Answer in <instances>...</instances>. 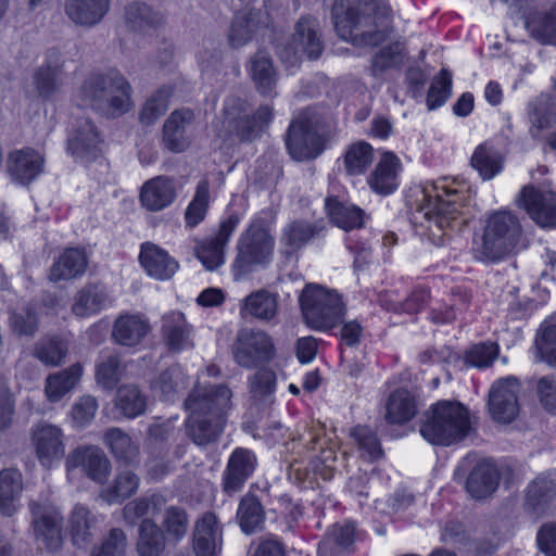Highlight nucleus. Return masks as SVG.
Returning <instances> with one entry per match:
<instances>
[{
	"instance_id": "nucleus-1",
	"label": "nucleus",
	"mask_w": 556,
	"mask_h": 556,
	"mask_svg": "<svg viewBox=\"0 0 556 556\" xmlns=\"http://www.w3.org/2000/svg\"><path fill=\"white\" fill-rule=\"evenodd\" d=\"M338 36L356 47H377L390 35V8L378 0H334L331 9Z\"/></svg>"
},
{
	"instance_id": "nucleus-2",
	"label": "nucleus",
	"mask_w": 556,
	"mask_h": 556,
	"mask_svg": "<svg viewBox=\"0 0 556 556\" xmlns=\"http://www.w3.org/2000/svg\"><path fill=\"white\" fill-rule=\"evenodd\" d=\"M231 390L225 384L195 387L184 402L189 413L187 437L198 446L218 442L231 408Z\"/></svg>"
},
{
	"instance_id": "nucleus-3",
	"label": "nucleus",
	"mask_w": 556,
	"mask_h": 556,
	"mask_svg": "<svg viewBox=\"0 0 556 556\" xmlns=\"http://www.w3.org/2000/svg\"><path fill=\"white\" fill-rule=\"evenodd\" d=\"M469 409L456 401H439L424 413L419 428L431 444L450 446L462 442L471 432Z\"/></svg>"
},
{
	"instance_id": "nucleus-4",
	"label": "nucleus",
	"mask_w": 556,
	"mask_h": 556,
	"mask_svg": "<svg viewBox=\"0 0 556 556\" xmlns=\"http://www.w3.org/2000/svg\"><path fill=\"white\" fill-rule=\"evenodd\" d=\"M437 190L435 186L421 188L422 203H419V214L422 213V218L427 223L419 222V226L425 227L426 235L431 243L434 245H442L444 242V228L452 226L456 223L458 217L463 214L462 207L469 195L465 197L464 191L450 186L443 187L447 199H443L441 194H432Z\"/></svg>"
},
{
	"instance_id": "nucleus-5",
	"label": "nucleus",
	"mask_w": 556,
	"mask_h": 556,
	"mask_svg": "<svg viewBox=\"0 0 556 556\" xmlns=\"http://www.w3.org/2000/svg\"><path fill=\"white\" fill-rule=\"evenodd\" d=\"M130 90L124 76L110 72L88 77L81 87V96L93 109L116 117L129 110Z\"/></svg>"
},
{
	"instance_id": "nucleus-6",
	"label": "nucleus",
	"mask_w": 556,
	"mask_h": 556,
	"mask_svg": "<svg viewBox=\"0 0 556 556\" xmlns=\"http://www.w3.org/2000/svg\"><path fill=\"white\" fill-rule=\"evenodd\" d=\"M521 226L510 212L500 211L489 216L482 235V244L475 251V258L495 263L513 253L521 238Z\"/></svg>"
},
{
	"instance_id": "nucleus-7",
	"label": "nucleus",
	"mask_w": 556,
	"mask_h": 556,
	"mask_svg": "<svg viewBox=\"0 0 556 556\" xmlns=\"http://www.w3.org/2000/svg\"><path fill=\"white\" fill-rule=\"evenodd\" d=\"M306 325L315 330H329L342 323L346 312L342 296L319 285H307L300 294Z\"/></svg>"
},
{
	"instance_id": "nucleus-8",
	"label": "nucleus",
	"mask_w": 556,
	"mask_h": 556,
	"mask_svg": "<svg viewBox=\"0 0 556 556\" xmlns=\"http://www.w3.org/2000/svg\"><path fill=\"white\" fill-rule=\"evenodd\" d=\"M273 115L274 109L269 104L261 105L254 114H249L245 100L230 97L224 106V127L240 141H252L269 125Z\"/></svg>"
},
{
	"instance_id": "nucleus-9",
	"label": "nucleus",
	"mask_w": 556,
	"mask_h": 556,
	"mask_svg": "<svg viewBox=\"0 0 556 556\" xmlns=\"http://www.w3.org/2000/svg\"><path fill=\"white\" fill-rule=\"evenodd\" d=\"M273 248L274 239L263 222H253L237 244V256L232 265L236 279L251 273L256 266L266 264Z\"/></svg>"
},
{
	"instance_id": "nucleus-10",
	"label": "nucleus",
	"mask_w": 556,
	"mask_h": 556,
	"mask_svg": "<svg viewBox=\"0 0 556 556\" xmlns=\"http://www.w3.org/2000/svg\"><path fill=\"white\" fill-rule=\"evenodd\" d=\"M232 355L237 365L253 369L271 362L276 349L271 338L262 330L242 329L232 344Z\"/></svg>"
},
{
	"instance_id": "nucleus-11",
	"label": "nucleus",
	"mask_w": 556,
	"mask_h": 556,
	"mask_svg": "<svg viewBox=\"0 0 556 556\" xmlns=\"http://www.w3.org/2000/svg\"><path fill=\"white\" fill-rule=\"evenodd\" d=\"M520 382L514 376L493 382L488 395V408L493 420L510 424L519 414L518 394Z\"/></svg>"
},
{
	"instance_id": "nucleus-12",
	"label": "nucleus",
	"mask_w": 556,
	"mask_h": 556,
	"mask_svg": "<svg viewBox=\"0 0 556 556\" xmlns=\"http://www.w3.org/2000/svg\"><path fill=\"white\" fill-rule=\"evenodd\" d=\"M289 154L295 161L316 159L325 148L323 137L308 118L294 119L286 136Z\"/></svg>"
},
{
	"instance_id": "nucleus-13",
	"label": "nucleus",
	"mask_w": 556,
	"mask_h": 556,
	"mask_svg": "<svg viewBox=\"0 0 556 556\" xmlns=\"http://www.w3.org/2000/svg\"><path fill=\"white\" fill-rule=\"evenodd\" d=\"M33 526L36 539L41 541L50 552L58 551L62 545V516L49 503L31 502Z\"/></svg>"
},
{
	"instance_id": "nucleus-14",
	"label": "nucleus",
	"mask_w": 556,
	"mask_h": 556,
	"mask_svg": "<svg viewBox=\"0 0 556 556\" xmlns=\"http://www.w3.org/2000/svg\"><path fill=\"white\" fill-rule=\"evenodd\" d=\"M518 203L538 225L556 226V192L526 186L519 195Z\"/></svg>"
},
{
	"instance_id": "nucleus-15",
	"label": "nucleus",
	"mask_w": 556,
	"mask_h": 556,
	"mask_svg": "<svg viewBox=\"0 0 556 556\" xmlns=\"http://www.w3.org/2000/svg\"><path fill=\"white\" fill-rule=\"evenodd\" d=\"M554 500H556V473H540L527 485L522 508L527 515L538 519L546 514Z\"/></svg>"
},
{
	"instance_id": "nucleus-16",
	"label": "nucleus",
	"mask_w": 556,
	"mask_h": 556,
	"mask_svg": "<svg viewBox=\"0 0 556 556\" xmlns=\"http://www.w3.org/2000/svg\"><path fill=\"white\" fill-rule=\"evenodd\" d=\"M256 456L244 447L231 453L223 475V490L229 496L240 492L256 468Z\"/></svg>"
},
{
	"instance_id": "nucleus-17",
	"label": "nucleus",
	"mask_w": 556,
	"mask_h": 556,
	"mask_svg": "<svg viewBox=\"0 0 556 556\" xmlns=\"http://www.w3.org/2000/svg\"><path fill=\"white\" fill-rule=\"evenodd\" d=\"M177 180L174 177L156 176L147 180L140 190V202L150 212H160L177 198Z\"/></svg>"
},
{
	"instance_id": "nucleus-18",
	"label": "nucleus",
	"mask_w": 556,
	"mask_h": 556,
	"mask_svg": "<svg viewBox=\"0 0 556 556\" xmlns=\"http://www.w3.org/2000/svg\"><path fill=\"white\" fill-rule=\"evenodd\" d=\"M100 134L89 118H81L68 137L67 150L81 161H91L100 154Z\"/></svg>"
},
{
	"instance_id": "nucleus-19",
	"label": "nucleus",
	"mask_w": 556,
	"mask_h": 556,
	"mask_svg": "<svg viewBox=\"0 0 556 556\" xmlns=\"http://www.w3.org/2000/svg\"><path fill=\"white\" fill-rule=\"evenodd\" d=\"M357 536L353 521L334 523L318 544V556H346L355 551Z\"/></svg>"
},
{
	"instance_id": "nucleus-20",
	"label": "nucleus",
	"mask_w": 556,
	"mask_h": 556,
	"mask_svg": "<svg viewBox=\"0 0 556 556\" xmlns=\"http://www.w3.org/2000/svg\"><path fill=\"white\" fill-rule=\"evenodd\" d=\"M67 469L81 467L96 482L103 483L110 472L111 464L104 452L96 446L77 448L66 458Z\"/></svg>"
},
{
	"instance_id": "nucleus-21",
	"label": "nucleus",
	"mask_w": 556,
	"mask_h": 556,
	"mask_svg": "<svg viewBox=\"0 0 556 556\" xmlns=\"http://www.w3.org/2000/svg\"><path fill=\"white\" fill-rule=\"evenodd\" d=\"M194 122V114L189 109L174 111L163 125V143L174 153L185 151L190 144L189 128Z\"/></svg>"
},
{
	"instance_id": "nucleus-22",
	"label": "nucleus",
	"mask_w": 556,
	"mask_h": 556,
	"mask_svg": "<svg viewBox=\"0 0 556 556\" xmlns=\"http://www.w3.org/2000/svg\"><path fill=\"white\" fill-rule=\"evenodd\" d=\"M37 457L40 464L50 468L54 462L62 459L65 453L62 431L52 425H39L33 434Z\"/></svg>"
},
{
	"instance_id": "nucleus-23",
	"label": "nucleus",
	"mask_w": 556,
	"mask_h": 556,
	"mask_svg": "<svg viewBox=\"0 0 556 556\" xmlns=\"http://www.w3.org/2000/svg\"><path fill=\"white\" fill-rule=\"evenodd\" d=\"M43 163V156L38 151L25 148L10 153L8 170L14 181L26 186L40 175Z\"/></svg>"
},
{
	"instance_id": "nucleus-24",
	"label": "nucleus",
	"mask_w": 556,
	"mask_h": 556,
	"mask_svg": "<svg viewBox=\"0 0 556 556\" xmlns=\"http://www.w3.org/2000/svg\"><path fill=\"white\" fill-rule=\"evenodd\" d=\"M65 60L60 51L50 49L47 52L46 63L40 66L35 75V86L40 97L49 99L60 90Z\"/></svg>"
},
{
	"instance_id": "nucleus-25",
	"label": "nucleus",
	"mask_w": 556,
	"mask_h": 556,
	"mask_svg": "<svg viewBox=\"0 0 556 556\" xmlns=\"http://www.w3.org/2000/svg\"><path fill=\"white\" fill-rule=\"evenodd\" d=\"M110 4L111 0H65L64 12L76 26L89 28L103 20Z\"/></svg>"
},
{
	"instance_id": "nucleus-26",
	"label": "nucleus",
	"mask_w": 556,
	"mask_h": 556,
	"mask_svg": "<svg viewBox=\"0 0 556 556\" xmlns=\"http://www.w3.org/2000/svg\"><path fill=\"white\" fill-rule=\"evenodd\" d=\"M291 46L295 53L308 60H317L324 51V41L318 33L317 21L311 16L299 20L292 36Z\"/></svg>"
},
{
	"instance_id": "nucleus-27",
	"label": "nucleus",
	"mask_w": 556,
	"mask_h": 556,
	"mask_svg": "<svg viewBox=\"0 0 556 556\" xmlns=\"http://www.w3.org/2000/svg\"><path fill=\"white\" fill-rule=\"evenodd\" d=\"M222 536L217 518L213 513H205L195 523L193 531V551L195 556H218Z\"/></svg>"
},
{
	"instance_id": "nucleus-28",
	"label": "nucleus",
	"mask_w": 556,
	"mask_h": 556,
	"mask_svg": "<svg viewBox=\"0 0 556 556\" xmlns=\"http://www.w3.org/2000/svg\"><path fill=\"white\" fill-rule=\"evenodd\" d=\"M267 12L251 8L240 12L233 18L229 33L228 43L232 49H239L251 41L253 34L261 25H266Z\"/></svg>"
},
{
	"instance_id": "nucleus-29",
	"label": "nucleus",
	"mask_w": 556,
	"mask_h": 556,
	"mask_svg": "<svg viewBox=\"0 0 556 556\" xmlns=\"http://www.w3.org/2000/svg\"><path fill=\"white\" fill-rule=\"evenodd\" d=\"M500 479L501 475L496 466L483 459L471 469L466 481V490L473 498H485L496 491Z\"/></svg>"
},
{
	"instance_id": "nucleus-30",
	"label": "nucleus",
	"mask_w": 556,
	"mask_h": 556,
	"mask_svg": "<svg viewBox=\"0 0 556 556\" xmlns=\"http://www.w3.org/2000/svg\"><path fill=\"white\" fill-rule=\"evenodd\" d=\"M249 74L260 94L264 97L275 94L278 75L273 59L266 51L258 50L250 58Z\"/></svg>"
},
{
	"instance_id": "nucleus-31",
	"label": "nucleus",
	"mask_w": 556,
	"mask_h": 556,
	"mask_svg": "<svg viewBox=\"0 0 556 556\" xmlns=\"http://www.w3.org/2000/svg\"><path fill=\"white\" fill-rule=\"evenodd\" d=\"M139 260L147 273L160 280L172 278L178 268V263L165 250L151 242L141 245Z\"/></svg>"
},
{
	"instance_id": "nucleus-32",
	"label": "nucleus",
	"mask_w": 556,
	"mask_h": 556,
	"mask_svg": "<svg viewBox=\"0 0 556 556\" xmlns=\"http://www.w3.org/2000/svg\"><path fill=\"white\" fill-rule=\"evenodd\" d=\"M530 37L543 45L556 46V4L549 10H534L525 15Z\"/></svg>"
},
{
	"instance_id": "nucleus-33",
	"label": "nucleus",
	"mask_w": 556,
	"mask_h": 556,
	"mask_svg": "<svg viewBox=\"0 0 556 556\" xmlns=\"http://www.w3.org/2000/svg\"><path fill=\"white\" fill-rule=\"evenodd\" d=\"M150 325L137 315L119 316L113 326L112 338L124 346H135L148 334Z\"/></svg>"
},
{
	"instance_id": "nucleus-34",
	"label": "nucleus",
	"mask_w": 556,
	"mask_h": 556,
	"mask_svg": "<svg viewBox=\"0 0 556 556\" xmlns=\"http://www.w3.org/2000/svg\"><path fill=\"white\" fill-rule=\"evenodd\" d=\"M530 135L539 139L543 130L549 129L556 122V106L553 96L542 93L529 104Z\"/></svg>"
},
{
	"instance_id": "nucleus-35",
	"label": "nucleus",
	"mask_w": 556,
	"mask_h": 556,
	"mask_svg": "<svg viewBox=\"0 0 556 556\" xmlns=\"http://www.w3.org/2000/svg\"><path fill=\"white\" fill-rule=\"evenodd\" d=\"M104 443L116 460L125 466L139 464V446L119 428H111L104 433Z\"/></svg>"
},
{
	"instance_id": "nucleus-36",
	"label": "nucleus",
	"mask_w": 556,
	"mask_h": 556,
	"mask_svg": "<svg viewBox=\"0 0 556 556\" xmlns=\"http://www.w3.org/2000/svg\"><path fill=\"white\" fill-rule=\"evenodd\" d=\"M400 161L392 152H384L369 177V185L377 193L389 194L396 188V170Z\"/></svg>"
},
{
	"instance_id": "nucleus-37",
	"label": "nucleus",
	"mask_w": 556,
	"mask_h": 556,
	"mask_svg": "<svg viewBox=\"0 0 556 556\" xmlns=\"http://www.w3.org/2000/svg\"><path fill=\"white\" fill-rule=\"evenodd\" d=\"M326 210L330 220L345 231L361 228L364 225V211L354 204L329 197L326 199Z\"/></svg>"
},
{
	"instance_id": "nucleus-38",
	"label": "nucleus",
	"mask_w": 556,
	"mask_h": 556,
	"mask_svg": "<svg viewBox=\"0 0 556 556\" xmlns=\"http://www.w3.org/2000/svg\"><path fill=\"white\" fill-rule=\"evenodd\" d=\"M163 334L167 345L174 352H179L192 346L190 328L185 316L179 312H172L163 317Z\"/></svg>"
},
{
	"instance_id": "nucleus-39",
	"label": "nucleus",
	"mask_w": 556,
	"mask_h": 556,
	"mask_svg": "<svg viewBox=\"0 0 556 556\" xmlns=\"http://www.w3.org/2000/svg\"><path fill=\"white\" fill-rule=\"evenodd\" d=\"M386 420L391 425H403L410 420L416 413L415 397L405 389H399L390 394L386 404Z\"/></svg>"
},
{
	"instance_id": "nucleus-40",
	"label": "nucleus",
	"mask_w": 556,
	"mask_h": 556,
	"mask_svg": "<svg viewBox=\"0 0 556 556\" xmlns=\"http://www.w3.org/2000/svg\"><path fill=\"white\" fill-rule=\"evenodd\" d=\"M139 556H160L165 548V535L152 520L143 519L139 525L136 544Z\"/></svg>"
},
{
	"instance_id": "nucleus-41",
	"label": "nucleus",
	"mask_w": 556,
	"mask_h": 556,
	"mask_svg": "<svg viewBox=\"0 0 556 556\" xmlns=\"http://www.w3.org/2000/svg\"><path fill=\"white\" fill-rule=\"evenodd\" d=\"M81 365L76 363L71 367L50 375L46 380V394L50 402H58L74 389L81 377Z\"/></svg>"
},
{
	"instance_id": "nucleus-42",
	"label": "nucleus",
	"mask_w": 556,
	"mask_h": 556,
	"mask_svg": "<svg viewBox=\"0 0 556 556\" xmlns=\"http://www.w3.org/2000/svg\"><path fill=\"white\" fill-rule=\"evenodd\" d=\"M87 258L79 249H67L53 264L50 270V279L59 281L61 279H71L85 271Z\"/></svg>"
},
{
	"instance_id": "nucleus-43",
	"label": "nucleus",
	"mask_w": 556,
	"mask_h": 556,
	"mask_svg": "<svg viewBox=\"0 0 556 556\" xmlns=\"http://www.w3.org/2000/svg\"><path fill=\"white\" fill-rule=\"evenodd\" d=\"M278 309L277 296L266 290H258L244 299L241 313L260 320H270Z\"/></svg>"
},
{
	"instance_id": "nucleus-44",
	"label": "nucleus",
	"mask_w": 556,
	"mask_h": 556,
	"mask_svg": "<svg viewBox=\"0 0 556 556\" xmlns=\"http://www.w3.org/2000/svg\"><path fill=\"white\" fill-rule=\"evenodd\" d=\"M237 518L241 530L247 534H252L261 529L265 511L260 500L253 494L244 495L239 503Z\"/></svg>"
},
{
	"instance_id": "nucleus-45",
	"label": "nucleus",
	"mask_w": 556,
	"mask_h": 556,
	"mask_svg": "<svg viewBox=\"0 0 556 556\" xmlns=\"http://www.w3.org/2000/svg\"><path fill=\"white\" fill-rule=\"evenodd\" d=\"M125 21L131 30L144 33L161 25L163 17L146 3L132 2L126 7Z\"/></svg>"
},
{
	"instance_id": "nucleus-46",
	"label": "nucleus",
	"mask_w": 556,
	"mask_h": 556,
	"mask_svg": "<svg viewBox=\"0 0 556 556\" xmlns=\"http://www.w3.org/2000/svg\"><path fill=\"white\" fill-rule=\"evenodd\" d=\"M70 522L74 544L79 547L88 544L96 532L97 518L87 507L76 505L72 511Z\"/></svg>"
},
{
	"instance_id": "nucleus-47",
	"label": "nucleus",
	"mask_w": 556,
	"mask_h": 556,
	"mask_svg": "<svg viewBox=\"0 0 556 556\" xmlns=\"http://www.w3.org/2000/svg\"><path fill=\"white\" fill-rule=\"evenodd\" d=\"M22 476L17 470L0 471V514L11 516L14 513V501L22 492Z\"/></svg>"
},
{
	"instance_id": "nucleus-48",
	"label": "nucleus",
	"mask_w": 556,
	"mask_h": 556,
	"mask_svg": "<svg viewBox=\"0 0 556 556\" xmlns=\"http://www.w3.org/2000/svg\"><path fill=\"white\" fill-rule=\"evenodd\" d=\"M350 437L364 459L376 462L383 457L380 440L371 428L357 425L350 430Z\"/></svg>"
},
{
	"instance_id": "nucleus-49",
	"label": "nucleus",
	"mask_w": 556,
	"mask_h": 556,
	"mask_svg": "<svg viewBox=\"0 0 556 556\" xmlns=\"http://www.w3.org/2000/svg\"><path fill=\"white\" fill-rule=\"evenodd\" d=\"M106 300L104 288L101 285H88L75 296L73 312L79 317H85L99 312Z\"/></svg>"
},
{
	"instance_id": "nucleus-50",
	"label": "nucleus",
	"mask_w": 556,
	"mask_h": 556,
	"mask_svg": "<svg viewBox=\"0 0 556 556\" xmlns=\"http://www.w3.org/2000/svg\"><path fill=\"white\" fill-rule=\"evenodd\" d=\"M471 165L483 179H491L502 170L501 153L488 144H480L471 156Z\"/></svg>"
},
{
	"instance_id": "nucleus-51",
	"label": "nucleus",
	"mask_w": 556,
	"mask_h": 556,
	"mask_svg": "<svg viewBox=\"0 0 556 556\" xmlns=\"http://www.w3.org/2000/svg\"><path fill=\"white\" fill-rule=\"evenodd\" d=\"M406 59V49L403 42H393L371 59L370 72L374 76H380L391 67L400 66Z\"/></svg>"
},
{
	"instance_id": "nucleus-52",
	"label": "nucleus",
	"mask_w": 556,
	"mask_h": 556,
	"mask_svg": "<svg viewBox=\"0 0 556 556\" xmlns=\"http://www.w3.org/2000/svg\"><path fill=\"white\" fill-rule=\"evenodd\" d=\"M125 366L118 354L103 356L96 367V379L99 386L113 390L121 381Z\"/></svg>"
},
{
	"instance_id": "nucleus-53",
	"label": "nucleus",
	"mask_w": 556,
	"mask_h": 556,
	"mask_svg": "<svg viewBox=\"0 0 556 556\" xmlns=\"http://www.w3.org/2000/svg\"><path fill=\"white\" fill-rule=\"evenodd\" d=\"M116 405L125 417L135 418L144 413L147 402L138 387L127 384L118 389Z\"/></svg>"
},
{
	"instance_id": "nucleus-54",
	"label": "nucleus",
	"mask_w": 556,
	"mask_h": 556,
	"mask_svg": "<svg viewBox=\"0 0 556 556\" xmlns=\"http://www.w3.org/2000/svg\"><path fill=\"white\" fill-rule=\"evenodd\" d=\"M173 93L170 87L163 86L156 90L144 103L139 121L141 124L150 126L154 124L168 109L169 98Z\"/></svg>"
},
{
	"instance_id": "nucleus-55",
	"label": "nucleus",
	"mask_w": 556,
	"mask_h": 556,
	"mask_svg": "<svg viewBox=\"0 0 556 556\" xmlns=\"http://www.w3.org/2000/svg\"><path fill=\"white\" fill-rule=\"evenodd\" d=\"M165 498L160 494H153L150 497H141L129 502L123 508L124 519L126 522L134 525L139 518L159 514L165 505Z\"/></svg>"
},
{
	"instance_id": "nucleus-56",
	"label": "nucleus",
	"mask_w": 556,
	"mask_h": 556,
	"mask_svg": "<svg viewBox=\"0 0 556 556\" xmlns=\"http://www.w3.org/2000/svg\"><path fill=\"white\" fill-rule=\"evenodd\" d=\"M372 147L364 141L353 143L344 155L346 173L351 176L363 174L372 163Z\"/></svg>"
},
{
	"instance_id": "nucleus-57",
	"label": "nucleus",
	"mask_w": 556,
	"mask_h": 556,
	"mask_svg": "<svg viewBox=\"0 0 556 556\" xmlns=\"http://www.w3.org/2000/svg\"><path fill=\"white\" fill-rule=\"evenodd\" d=\"M208 204L210 184L207 179H203L198 184L194 197L185 212V220L188 227H195L204 219Z\"/></svg>"
},
{
	"instance_id": "nucleus-58",
	"label": "nucleus",
	"mask_w": 556,
	"mask_h": 556,
	"mask_svg": "<svg viewBox=\"0 0 556 556\" xmlns=\"http://www.w3.org/2000/svg\"><path fill=\"white\" fill-rule=\"evenodd\" d=\"M67 343L59 338L45 339L34 346V356L49 366L60 365L67 354Z\"/></svg>"
},
{
	"instance_id": "nucleus-59",
	"label": "nucleus",
	"mask_w": 556,
	"mask_h": 556,
	"mask_svg": "<svg viewBox=\"0 0 556 556\" xmlns=\"http://www.w3.org/2000/svg\"><path fill=\"white\" fill-rule=\"evenodd\" d=\"M139 481V477L130 470L117 473L113 484L105 491L106 500L112 503L129 498L137 492Z\"/></svg>"
},
{
	"instance_id": "nucleus-60",
	"label": "nucleus",
	"mask_w": 556,
	"mask_h": 556,
	"mask_svg": "<svg viewBox=\"0 0 556 556\" xmlns=\"http://www.w3.org/2000/svg\"><path fill=\"white\" fill-rule=\"evenodd\" d=\"M452 93V73L442 68L439 76L434 77L426 98L428 110L432 111L442 106Z\"/></svg>"
},
{
	"instance_id": "nucleus-61",
	"label": "nucleus",
	"mask_w": 556,
	"mask_h": 556,
	"mask_svg": "<svg viewBox=\"0 0 556 556\" xmlns=\"http://www.w3.org/2000/svg\"><path fill=\"white\" fill-rule=\"evenodd\" d=\"M316 235V228L305 222H293L285 230L282 241L288 248L287 253H293L305 243H307Z\"/></svg>"
},
{
	"instance_id": "nucleus-62",
	"label": "nucleus",
	"mask_w": 556,
	"mask_h": 556,
	"mask_svg": "<svg viewBox=\"0 0 556 556\" xmlns=\"http://www.w3.org/2000/svg\"><path fill=\"white\" fill-rule=\"evenodd\" d=\"M535 356L552 364L556 358V325H542L535 338Z\"/></svg>"
},
{
	"instance_id": "nucleus-63",
	"label": "nucleus",
	"mask_w": 556,
	"mask_h": 556,
	"mask_svg": "<svg viewBox=\"0 0 556 556\" xmlns=\"http://www.w3.org/2000/svg\"><path fill=\"white\" fill-rule=\"evenodd\" d=\"M498 345L495 342H482L472 345L465 354V362L468 365L485 368L493 364L498 356Z\"/></svg>"
},
{
	"instance_id": "nucleus-64",
	"label": "nucleus",
	"mask_w": 556,
	"mask_h": 556,
	"mask_svg": "<svg viewBox=\"0 0 556 556\" xmlns=\"http://www.w3.org/2000/svg\"><path fill=\"white\" fill-rule=\"evenodd\" d=\"M127 538L122 529L113 528L99 546L92 548L90 556H124Z\"/></svg>"
}]
</instances>
